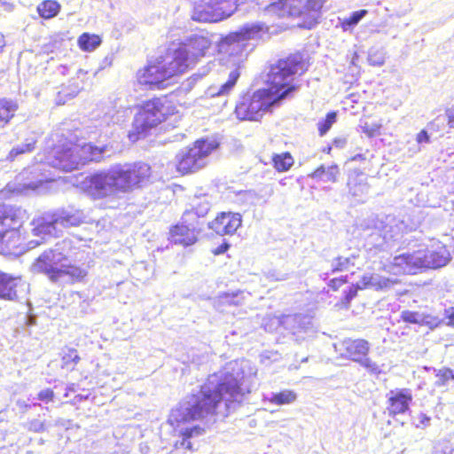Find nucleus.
I'll use <instances>...</instances> for the list:
<instances>
[{
  "label": "nucleus",
  "mask_w": 454,
  "mask_h": 454,
  "mask_svg": "<svg viewBox=\"0 0 454 454\" xmlns=\"http://www.w3.org/2000/svg\"><path fill=\"white\" fill-rule=\"evenodd\" d=\"M280 100L267 88L260 89L253 94H246L237 104L235 113L239 120L258 121Z\"/></svg>",
  "instance_id": "obj_12"
},
{
  "label": "nucleus",
  "mask_w": 454,
  "mask_h": 454,
  "mask_svg": "<svg viewBox=\"0 0 454 454\" xmlns=\"http://www.w3.org/2000/svg\"><path fill=\"white\" fill-rule=\"evenodd\" d=\"M101 43V39L97 35L83 33L78 39L80 48L86 51L95 50Z\"/></svg>",
  "instance_id": "obj_38"
},
{
  "label": "nucleus",
  "mask_w": 454,
  "mask_h": 454,
  "mask_svg": "<svg viewBox=\"0 0 454 454\" xmlns=\"http://www.w3.org/2000/svg\"><path fill=\"white\" fill-rule=\"evenodd\" d=\"M82 86L80 82L74 80L69 87L63 88L58 94L57 104H65L67 99L74 98L81 90Z\"/></svg>",
  "instance_id": "obj_37"
},
{
  "label": "nucleus",
  "mask_w": 454,
  "mask_h": 454,
  "mask_svg": "<svg viewBox=\"0 0 454 454\" xmlns=\"http://www.w3.org/2000/svg\"><path fill=\"white\" fill-rule=\"evenodd\" d=\"M264 399L276 405H286L294 403L297 399V394L293 390L285 389L278 393H271Z\"/></svg>",
  "instance_id": "obj_32"
},
{
  "label": "nucleus",
  "mask_w": 454,
  "mask_h": 454,
  "mask_svg": "<svg viewBox=\"0 0 454 454\" xmlns=\"http://www.w3.org/2000/svg\"><path fill=\"white\" fill-rule=\"evenodd\" d=\"M25 210L16 206H0V247L7 253H12L20 242L19 227L25 216Z\"/></svg>",
  "instance_id": "obj_13"
},
{
  "label": "nucleus",
  "mask_w": 454,
  "mask_h": 454,
  "mask_svg": "<svg viewBox=\"0 0 454 454\" xmlns=\"http://www.w3.org/2000/svg\"><path fill=\"white\" fill-rule=\"evenodd\" d=\"M445 317L449 320L446 325L449 326H454V307H450L444 310Z\"/></svg>",
  "instance_id": "obj_54"
},
{
  "label": "nucleus",
  "mask_w": 454,
  "mask_h": 454,
  "mask_svg": "<svg viewBox=\"0 0 454 454\" xmlns=\"http://www.w3.org/2000/svg\"><path fill=\"white\" fill-rule=\"evenodd\" d=\"M174 446L176 449H183V446H184L183 437H181L180 440H176Z\"/></svg>",
  "instance_id": "obj_60"
},
{
  "label": "nucleus",
  "mask_w": 454,
  "mask_h": 454,
  "mask_svg": "<svg viewBox=\"0 0 454 454\" xmlns=\"http://www.w3.org/2000/svg\"><path fill=\"white\" fill-rule=\"evenodd\" d=\"M27 428L30 432L43 433L47 430L48 426L44 420L39 419H33L27 423Z\"/></svg>",
  "instance_id": "obj_47"
},
{
  "label": "nucleus",
  "mask_w": 454,
  "mask_h": 454,
  "mask_svg": "<svg viewBox=\"0 0 454 454\" xmlns=\"http://www.w3.org/2000/svg\"><path fill=\"white\" fill-rule=\"evenodd\" d=\"M325 3V0H272L264 13L278 18L299 17L302 19L301 27L310 29L318 22Z\"/></svg>",
  "instance_id": "obj_8"
},
{
  "label": "nucleus",
  "mask_w": 454,
  "mask_h": 454,
  "mask_svg": "<svg viewBox=\"0 0 454 454\" xmlns=\"http://www.w3.org/2000/svg\"><path fill=\"white\" fill-rule=\"evenodd\" d=\"M241 222L240 214L222 212L214 221L208 223V227L221 236L231 235L240 227Z\"/></svg>",
  "instance_id": "obj_18"
},
{
  "label": "nucleus",
  "mask_w": 454,
  "mask_h": 454,
  "mask_svg": "<svg viewBox=\"0 0 454 454\" xmlns=\"http://www.w3.org/2000/svg\"><path fill=\"white\" fill-rule=\"evenodd\" d=\"M412 401L411 391L409 388H396L387 394V411L389 415L403 414L409 410Z\"/></svg>",
  "instance_id": "obj_19"
},
{
  "label": "nucleus",
  "mask_w": 454,
  "mask_h": 454,
  "mask_svg": "<svg viewBox=\"0 0 454 454\" xmlns=\"http://www.w3.org/2000/svg\"><path fill=\"white\" fill-rule=\"evenodd\" d=\"M358 59V55L356 52H354L353 53V56H352V59H351V61H350V64L354 67H356V61Z\"/></svg>",
  "instance_id": "obj_62"
},
{
  "label": "nucleus",
  "mask_w": 454,
  "mask_h": 454,
  "mask_svg": "<svg viewBox=\"0 0 454 454\" xmlns=\"http://www.w3.org/2000/svg\"><path fill=\"white\" fill-rule=\"evenodd\" d=\"M281 323L293 335L297 336V340L312 337L316 333L313 318L309 315H287L283 317Z\"/></svg>",
  "instance_id": "obj_17"
},
{
  "label": "nucleus",
  "mask_w": 454,
  "mask_h": 454,
  "mask_svg": "<svg viewBox=\"0 0 454 454\" xmlns=\"http://www.w3.org/2000/svg\"><path fill=\"white\" fill-rule=\"evenodd\" d=\"M450 377H453V371L449 368H443L438 371L436 373L435 386L442 387L446 386L450 380Z\"/></svg>",
  "instance_id": "obj_46"
},
{
  "label": "nucleus",
  "mask_w": 454,
  "mask_h": 454,
  "mask_svg": "<svg viewBox=\"0 0 454 454\" xmlns=\"http://www.w3.org/2000/svg\"><path fill=\"white\" fill-rule=\"evenodd\" d=\"M199 227L184 223L176 224L170 231V239L175 244L188 247L197 241L196 230Z\"/></svg>",
  "instance_id": "obj_21"
},
{
  "label": "nucleus",
  "mask_w": 454,
  "mask_h": 454,
  "mask_svg": "<svg viewBox=\"0 0 454 454\" xmlns=\"http://www.w3.org/2000/svg\"><path fill=\"white\" fill-rule=\"evenodd\" d=\"M359 257L358 253H351L350 254L344 256L340 255L334 258L332 262V272L348 270L350 267L356 265V261Z\"/></svg>",
  "instance_id": "obj_31"
},
{
  "label": "nucleus",
  "mask_w": 454,
  "mask_h": 454,
  "mask_svg": "<svg viewBox=\"0 0 454 454\" xmlns=\"http://www.w3.org/2000/svg\"><path fill=\"white\" fill-rule=\"evenodd\" d=\"M448 121L450 128H454V107L446 110L445 115L437 116L431 123L430 126H439Z\"/></svg>",
  "instance_id": "obj_43"
},
{
  "label": "nucleus",
  "mask_w": 454,
  "mask_h": 454,
  "mask_svg": "<svg viewBox=\"0 0 454 454\" xmlns=\"http://www.w3.org/2000/svg\"><path fill=\"white\" fill-rule=\"evenodd\" d=\"M423 314L417 311L404 310L402 312L401 317L406 323L421 325Z\"/></svg>",
  "instance_id": "obj_45"
},
{
  "label": "nucleus",
  "mask_w": 454,
  "mask_h": 454,
  "mask_svg": "<svg viewBox=\"0 0 454 454\" xmlns=\"http://www.w3.org/2000/svg\"><path fill=\"white\" fill-rule=\"evenodd\" d=\"M307 69L308 63L301 53L280 59L270 66L267 74V89L281 101L297 89L294 82L295 76L302 74Z\"/></svg>",
  "instance_id": "obj_6"
},
{
  "label": "nucleus",
  "mask_w": 454,
  "mask_h": 454,
  "mask_svg": "<svg viewBox=\"0 0 454 454\" xmlns=\"http://www.w3.org/2000/svg\"><path fill=\"white\" fill-rule=\"evenodd\" d=\"M72 355H73V348L68 349L67 353H65L62 356V363L63 367L70 368L72 366Z\"/></svg>",
  "instance_id": "obj_53"
},
{
  "label": "nucleus",
  "mask_w": 454,
  "mask_h": 454,
  "mask_svg": "<svg viewBox=\"0 0 454 454\" xmlns=\"http://www.w3.org/2000/svg\"><path fill=\"white\" fill-rule=\"evenodd\" d=\"M419 423L423 426H427L430 421V418L424 413H420L419 416Z\"/></svg>",
  "instance_id": "obj_58"
},
{
  "label": "nucleus",
  "mask_w": 454,
  "mask_h": 454,
  "mask_svg": "<svg viewBox=\"0 0 454 454\" xmlns=\"http://www.w3.org/2000/svg\"><path fill=\"white\" fill-rule=\"evenodd\" d=\"M215 141L197 140L192 147L184 148L177 155V170L182 174L196 172L204 168L209 154L216 148Z\"/></svg>",
  "instance_id": "obj_14"
},
{
  "label": "nucleus",
  "mask_w": 454,
  "mask_h": 454,
  "mask_svg": "<svg viewBox=\"0 0 454 454\" xmlns=\"http://www.w3.org/2000/svg\"><path fill=\"white\" fill-rule=\"evenodd\" d=\"M204 433V428L200 426H192L191 427H181L179 429V435L183 437L184 446L183 449L192 450V445L190 441L191 438L200 436Z\"/></svg>",
  "instance_id": "obj_36"
},
{
  "label": "nucleus",
  "mask_w": 454,
  "mask_h": 454,
  "mask_svg": "<svg viewBox=\"0 0 454 454\" xmlns=\"http://www.w3.org/2000/svg\"><path fill=\"white\" fill-rule=\"evenodd\" d=\"M268 27L262 23L246 24L239 31L229 34L219 43V51L229 56L237 57L238 67L231 71L227 82L220 87L211 86L206 91L207 97L219 98L225 105L226 97L233 90L240 76L239 64L247 58L252 47L247 43L251 39L259 38L262 32H267Z\"/></svg>",
  "instance_id": "obj_3"
},
{
  "label": "nucleus",
  "mask_w": 454,
  "mask_h": 454,
  "mask_svg": "<svg viewBox=\"0 0 454 454\" xmlns=\"http://www.w3.org/2000/svg\"><path fill=\"white\" fill-rule=\"evenodd\" d=\"M339 174V168L337 165H331L325 167L321 165L317 168L313 173H311L310 176L314 179H318L323 182H333L336 181L337 175Z\"/></svg>",
  "instance_id": "obj_33"
},
{
  "label": "nucleus",
  "mask_w": 454,
  "mask_h": 454,
  "mask_svg": "<svg viewBox=\"0 0 454 454\" xmlns=\"http://www.w3.org/2000/svg\"><path fill=\"white\" fill-rule=\"evenodd\" d=\"M70 247L71 241L64 239L53 248L44 251L34 262V271L45 274L53 283L71 284L82 281L87 271L71 263L68 255Z\"/></svg>",
  "instance_id": "obj_4"
},
{
  "label": "nucleus",
  "mask_w": 454,
  "mask_h": 454,
  "mask_svg": "<svg viewBox=\"0 0 454 454\" xmlns=\"http://www.w3.org/2000/svg\"><path fill=\"white\" fill-rule=\"evenodd\" d=\"M403 221L393 216L386 215L376 219L372 228H368L364 246L368 250L385 251L393 248L402 239L406 229Z\"/></svg>",
  "instance_id": "obj_9"
},
{
  "label": "nucleus",
  "mask_w": 454,
  "mask_h": 454,
  "mask_svg": "<svg viewBox=\"0 0 454 454\" xmlns=\"http://www.w3.org/2000/svg\"><path fill=\"white\" fill-rule=\"evenodd\" d=\"M122 117L123 115L121 114L119 112H108L102 117L100 121V126L102 127V129H104L106 127H110L111 124H119L121 121H122Z\"/></svg>",
  "instance_id": "obj_42"
},
{
  "label": "nucleus",
  "mask_w": 454,
  "mask_h": 454,
  "mask_svg": "<svg viewBox=\"0 0 454 454\" xmlns=\"http://www.w3.org/2000/svg\"><path fill=\"white\" fill-rule=\"evenodd\" d=\"M36 143V139L34 137L27 138L25 143L18 145L17 146L13 147L8 156V159L12 160L16 156L30 153L35 149V145Z\"/></svg>",
  "instance_id": "obj_40"
},
{
  "label": "nucleus",
  "mask_w": 454,
  "mask_h": 454,
  "mask_svg": "<svg viewBox=\"0 0 454 454\" xmlns=\"http://www.w3.org/2000/svg\"><path fill=\"white\" fill-rule=\"evenodd\" d=\"M422 317H423V322H421L420 325H427L430 329H434V328L438 327L442 323V320L439 319V317L429 315V314H423Z\"/></svg>",
  "instance_id": "obj_49"
},
{
  "label": "nucleus",
  "mask_w": 454,
  "mask_h": 454,
  "mask_svg": "<svg viewBox=\"0 0 454 454\" xmlns=\"http://www.w3.org/2000/svg\"><path fill=\"white\" fill-rule=\"evenodd\" d=\"M106 152V146H95L92 144L65 143L54 146L44 157V163L64 172L78 169L89 161H100Z\"/></svg>",
  "instance_id": "obj_5"
},
{
  "label": "nucleus",
  "mask_w": 454,
  "mask_h": 454,
  "mask_svg": "<svg viewBox=\"0 0 454 454\" xmlns=\"http://www.w3.org/2000/svg\"><path fill=\"white\" fill-rule=\"evenodd\" d=\"M288 278V275L287 274H281L279 277H277L275 279L277 281H284L286 279Z\"/></svg>",
  "instance_id": "obj_64"
},
{
  "label": "nucleus",
  "mask_w": 454,
  "mask_h": 454,
  "mask_svg": "<svg viewBox=\"0 0 454 454\" xmlns=\"http://www.w3.org/2000/svg\"><path fill=\"white\" fill-rule=\"evenodd\" d=\"M256 385V370L247 361H233L208 376L199 390L187 395L171 411L169 421L182 423L202 420L218 415L227 417Z\"/></svg>",
  "instance_id": "obj_1"
},
{
  "label": "nucleus",
  "mask_w": 454,
  "mask_h": 454,
  "mask_svg": "<svg viewBox=\"0 0 454 454\" xmlns=\"http://www.w3.org/2000/svg\"><path fill=\"white\" fill-rule=\"evenodd\" d=\"M334 144L339 147H343L346 145V139H335Z\"/></svg>",
  "instance_id": "obj_61"
},
{
  "label": "nucleus",
  "mask_w": 454,
  "mask_h": 454,
  "mask_svg": "<svg viewBox=\"0 0 454 454\" xmlns=\"http://www.w3.org/2000/svg\"><path fill=\"white\" fill-rule=\"evenodd\" d=\"M210 209V202L206 197H198L192 200V207L183 214L182 220L184 223L199 227L198 218L204 217Z\"/></svg>",
  "instance_id": "obj_22"
},
{
  "label": "nucleus",
  "mask_w": 454,
  "mask_h": 454,
  "mask_svg": "<svg viewBox=\"0 0 454 454\" xmlns=\"http://www.w3.org/2000/svg\"><path fill=\"white\" fill-rule=\"evenodd\" d=\"M360 127L362 131L369 137H372L380 134V125L377 123L368 124L367 122H364V124Z\"/></svg>",
  "instance_id": "obj_50"
},
{
  "label": "nucleus",
  "mask_w": 454,
  "mask_h": 454,
  "mask_svg": "<svg viewBox=\"0 0 454 454\" xmlns=\"http://www.w3.org/2000/svg\"><path fill=\"white\" fill-rule=\"evenodd\" d=\"M396 283V279L386 278L377 273H365L357 282V286L359 288L380 291L389 289Z\"/></svg>",
  "instance_id": "obj_23"
},
{
  "label": "nucleus",
  "mask_w": 454,
  "mask_h": 454,
  "mask_svg": "<svg viewBox=\"0 0 454 454\" xmlns=\"http://www.w3.org/2000/svg\"><path fill=\"white\" fill-rule=\"evenodd\" d=\"M118 168L121 169V179L125 182L123 192L131 191L134 187L146 184L151 177V167L144 162L118 164Z\"/></svg>",
  "instance_id": "obj_16"
},
{
  "label": "nucleus",
  "mask_w": 454,
  "mask_h": 454,
  "mask_svg": "<svg viewBox=\"0 0 454 454\" xmlns=\"http://www.w3.org/2000/svg\"><path fill=\"white\" fill-rule=\"evenodd\" d=\"M348 192L361 201H364L370 189L367 176L364 173L356 171L348 176Z\"/></svg>",
  "instance_id": "obj_26"
},
{
  "label": "nucleus",
  "mask_w": 454,
  "mask_h": 454,
  "mask_svg": "<svg viewBox=\"0 0 454 454\" xmlns=\"http://www.w3.org/2000/svg\"><path fill=\"white\" fill-rule=\"evenodd\" d=\"M20 278H14L0 272V299L12 301L17 298L16 288Z\"/></svg>",
  "instance_id": "obj_28"
},
{
  "label": "nucleus",
  "mask_w": 454,
  "mask_h": 454,
  "mask_svg": "<svg viewBox=\"0 0 454 454\" xmlns=\"http://www.w3.org/2000/svg\"><path fill=\"white\" fill-rule=\"evenodd\" d=\"M211 40L204 34H194L184 42L170 45L164 55L159 56L137 73L140 84L150 89H164L170 80L184 73L197 59L204 57L211 47Z\"/></svg>",
  "instance_id": "obj_2"
},
{
  "label": "nucleus",
  "mask_w": 454,
  "mask_h": 454,
  "mask_svg": "<svg viewBox=\"0 0 454 454\" xmlns=\"http://www.w3.org/2000/svg\"><path fill=\"white\" fill-rule=\"evenodd\" d=\"M427 267L437 269L445 266L450 260V254L444 246H438L435 249L425 250Z\"/></svg>",
  "instance_id": "obj_27"
},
{
  "label": "nucleus",
  "mask_w": 454,
  "mask_h": 454,
  "mask_svg": "<svg viewBox=\"0 0 454 454\" xmlns=\"http://www.w3.org/2000/svg\"><path fill=\"white\" fill-rule=\"evenodd\" d=\"M371 348L370 343L364 339H346L340 344L341 356L348 358L365 368L372 374H380V366L367 357Z\"/></svg>",
  "instance_id": "obj_15"
},
{
  "label": "nucleus",
  "mask_w": 454,
  "mask_h": 454,
  "mask_svg": "<svg viewBox=\"0 0 454 454\" xmlns=\"http://www.w3.org/2000/svg\"><path fill=\"white\" fill-rule=\"evenodd\" d=\"M425 250H418L412 254H403L395 256L393 264L403 269L404 272L416 273V270L427 268Z\"/></svg>",
  "instance_id": "obj_20"
},
{
  "label": "nucleus",
  "mask_w": 454,
  "mask_h": 454,
  "mask_svg": "<svg viewBox=\"0 0 454 454\" xmlns=\"http://www.w3.org/2000/svg\"><path fill=\"white\" fill-rule=\"evenodd\" d=\"M54 392L51 388L41 390L37 395V399L45 403L53 401Z\"/></svg>",
  "instance_id": "obj_51"
},
{
  "label": "nucleus",
  "mask_w": 454,
  "mask_h": 454,
  "mask_svg": "<svg viewBox=\"0 0 454 454\" xmlns=\"http://www.w3.org/2000/svg\"><path fill=\"white\" fill-rule=\"evenodd\" d=\"M367 13L368 11L365 9L352 12L348 18L344 19L340 22V27L343 31H349L353 29L360 20L367 15Z\"/></svg>",
  "instance_id": "obj_39"
},
{
  "label": "nucleus",
  "mask_w": 454,
  "mask_h": 454,
  "mask_svg": "<svg viewBox=\"0 0 454 454\" xmlns=\"http://www.w3.org/2000/svg\"><path fill=\"white\" fill-rule=\"evenodd\" d=\"M85 220L84 213L73 207L44 214L32 222V233L35 236L57 237L63 229L78 226Z\"/></svg>",
  "instance_id": "obj_10"
},
{
  "label": "nucleus",
  "mask_w": 454,
  "mask_h": 454,
  "mask_svg": "<svg viewBox=\"0 0 454 454\" xmlns=\"http://www.w3.org/2000/svg\"><path fill=\"white\" fill-rule=\"evenodd\" d=\"M121 169L115 165L107 171H99L88 176L82 181V188L93 199L114 197L123 192L125 182L120 177Z\"/></svg>",
  "instance_id": "obj_11"
},
{
  "label": "nucleus",
  "mask_w": 454,
  "mask_h": 454,
  "mask_svg": "<svg viewBox=\"0 0 454 454\" xmlns=\"http://www.w3.org/2000/svg\"><path fill=\"white\" fill-rule=\"evenodd\" d=\"M60 10V4L54 0L43 1L37 6L39 15L43 19H51L55 17Z\"/></svg>",
  "instance_id": "obj_35"
},
{
  "label": "nucleus",
  "mask_w": 454,
  "mask_h": 454,
  "mask_svg": "<svg viewBox=\"0 0 454 454\" xmlns=\"http://www.w3.org/2000/svg\"><path fill=\"white\" fill-rule=\"evenodd\" d=\"M416 141L419 145L429 144L431 139L427 130L422 129L420 132H419L416 136Z\"/></svg>",
  "instance_id": "obj_52"
},
{
  "label": "nucleus",
  "mask_w": 454,
  "mask_h": 454,
  "mask_svg": "<svg viewBox=\"0 0 454 454\" xmlns=\"http://www.w3.org/2000/svg\"><path fill=\"white\" fill-rule=\"evenodd\" d=\"M18 104L11 99H0V128H4L14 116Z\"/></svg>",
  "instance_id": "obj_30"
},
{
  "label": "nucleus",
  "mask_w": 454,
  "mask_h": 454,
  "mask_svg": "<svg viewBox=\"0 0 454 454\" xmlns=\"http://www.w3.org/2000/svg\"><path fill=\"white\" fill-rule=\"evenodd\" d=\"M345 282H346V280L341 278H333L329 282V286L333 290H337Z\"/></svg>",
  "instance_id": "obj_56"
},
{
  "label": "nucleus",
  "mask_w": 454,
  "mask_h": 454,
  "mask_svg": "<svg viewBox=\"0 0 454 454\" xmlns=\"http://www.w3.org/2000/svg\"><path fill=\"white\" fill-rule=\"evenodd\" d=\"M220 13L215 12L213 0H202L194 4L192 19L199 22H217Z\"/></svg>",
  "instance_id": "obj_24"
},
{
  "label": "nucleus",
  "mask_w": 454,
  "mask_h": 454,
  "mask_svg": "<svg viewBox=\"0 0 454 454\" xmlns=\"http://www.w3.org/2000/svg\"><path fill=\"white\" fill-rule=\"evenodd\" d=\"M359 289L360 288L357 286V284L356 286H350L345 295L346 301L349 302L353 298H355L357 294V290Z\"/></svg>",
  "instance_id": "obj_55"
},
{
  "label": "nucleus",
  "mask_w": 454,
  "mask_h": 454,
  "mask_svg": "<svg viewBox=\"0 0 454 454\" xmlns=\"http://www.w3.org/2000/svg\"><path fill=\"white\" fill-rule=\"evenodd\" d=\"M275 168L279 171H287L294 164V159L290 153H285L273 157Z\"/></svg>",
  "instance_id": "obj_41"
},
{
  "label": "nucleus",
  "mask_w": 454,
  "mask_h": 454,
  "mask_svg": "<svg viewBox=\"0 0 454 454\" xmlns=\"http://www.w3.org/2000/svg\"><path fill=\"white\" fill-rule=\"evenodd\" d=\"M368 62L371 66L381 67L385 63V53L380 50L371 49L368 54Z\"/></svg>",
  "instance_id": "obj_44"
},
{
  "label": "nucleus",
  "mask_w": 454,
  "mask_h": 454,
  "mask_svg": "<svg viewBox=\"0 0 454 454\" xmlns=\"http://www.w3.org/2000/svg\"><path fill=\"white\" fill-rule=\"evenodd\" d=\"M220 13L215 12L213 0H202L194 4L192 19L199 22H217Z\"/></svg>",
  "instance_id": "obj_25"
},
{
  "label": "nucleus",
  "mask_w": 454,
  "mask_h": 454,
  "mask_svg": "<svg viewBox=\"0 0 454 454\" xmlns=\"http://www.w3.org/2000/svg\"><path fill=\"white\" fill-rule=\"evenodd\" d=\"M337 115L334 112L328 113L324 122L318 123V130L321 136L325 135L336 121Z\"/></svg>",
  "instance_id": "obj_48"
},
{
  "label": "nucleus",
  "mask_w": 454,
  "mask_h": 454,
  "mask_svg": "<svg viewBox=\"0 0 454 454\" xmlns=\"http://www.w3.org/2000/svg\"><path fill=\"white\" fill-rule=\"evenodd\" d=\"M80 361V356L75 349L73 348V355H72V366L71 370L74 368V365Z\"/></svg>",
  "instance_id": "obj_59"
},
{
  "label": "nucleus",
  "mask_w": 454,
  "mask_h": 454,
  "mask_svg": "<svg viewBox=\"0 0 454 454\" xmlns=\"http://www.w3.org/2000/svg\"><path fill=\"white\" fill-rule=\"evenodd\" d=\"M238 0H213L215 12L220 13L217 22L231 16L237 9Z\"/></svg>",
  "instance_id": "obj_34"
},
{
  "label": "nucleus",
  "mask_w": 454,
  "mask_h": 454,
  "mask_svg": "<svg viewBox=\"0 0 454 454\" xmlns=\"http://www.w3.org/2000/svg\"><path fill=\"white\" fill-rule=\"evenodd\" d=\"M242 291L232 293H221L214 300V306L217 309H223L225 306H239L243 303Z\"/></svg>",
  "instance_id": "obj_29"
},
{
  "label": "nucleus",
  "mask_w": 454,
  "mask_h": 454,
  "mask_svg": "<svg viewBox=\"0 0 454 454\" xmlns=\"http://www.w3.org/2000/svg\"><path fill=\"white\" fill-rule=\"evenodd\" d=\"M175 107L166 98H153L145 102L134 117L128 137L131 142H136L146 137L149 131L173 115Z\"/></svg>",
  "instance_id": "obj_7"
},
{
  "label": "nucleus",
  "mask_w": 454,
  "mask_h": 454,
  "mask_svg": "<svg viewBox=\"0 0 454 454\" xmlns=\"http://www.w3.org/2000/svg\"><path fill=\"white\" fill-rule=\"evenodd\" d=\"M228 243H223L222 245L218 246L213 252L215 254H224L228 248H229Z\"/></svg>",
  "instance_id": "obj_57"
},
{
  "label": "nucleus",
  "mask_w": 454,
  "mask_h": 454,
  "mask_svg": "<svg viewBox=\"0 0 454 454\" xmlns=\"http://www.w3.org/2000/svg\"><path fill=\"white\" fill-rule=\"evenodd\" d=\"M5 45V41L4 35L0 33V52L3 51V48Z\"/></svg>",
  "instance_id": "obj_63"
}]
</instances>
